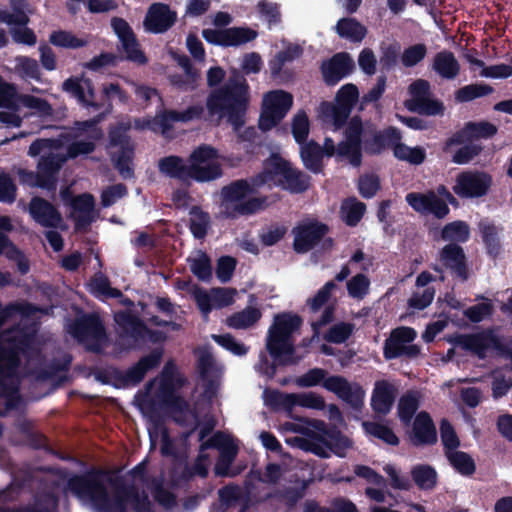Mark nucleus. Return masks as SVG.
<instances>
[{
	"mask_svg": "<svg viewBox=\"0 0 512 512\" xmlns=\"http://www.w3.org/2000/svg\"><path fill=\"white\" fill-rule=\"evenodd\" d=\"M71 336L79 343L86 344L91 352H99L107 334L103 321L95 312L77 315L68 329Z\"/></svg>",
	"mask_w": 512,
	"mask_h": 512,
	"instance_id": "9b49d317",
	"label": "nucleus"
},
{
	"mask_svg": "<svg viewBox=\"0 0 512 512\" xmlns=\"http://www.w3.org/2000/svg\"><path fill=\"white\" fill-rule=\"evenodd\" d=\"M261 317L259 309L248 307L241 312L227 318L226 324L234 329H247L254 325Z\"/></svg>",
	"mask_w": 512,
	"mask_h": 512,
	"instance_id": "c03bdc74",
	"label": "nucleus"
},
{
	"mask_svg": "<svg viewBox=\"0 0 512 512\" xmlns=\"http://www.w3.org/2000/svg\"><path fill=\"white\" fill-rule=\"evenodd\" d=\"M365 395V390L359 384L348 382L347 388L344 389L339 398L353 409L358 410L364 405Z\"/></svg>",
	"mask_w": 512,
	"mask_h": 512,
	"instance_id": "5fc2aeb1",
	"label": "nucleus"
},
{
	"mask_svg": "<svg viewBox=\"0 0 512 512\" xmlns=\"http://www.w3.org/2000/svg\"><path fill=\"white\" fill-rule=\"evenodd\" d=\"M47 150H45L46 152ZM47 154L40 157L37 170L40 174L39 188L46 190H55L58 180V173L66 162L67 157L62 154L53 153L48 150ZM44 153V151L42 152Z\"/></svg>",
	"mask_w": 512,
	"mask_h": 512,
	"instance_id": "7c9ffc66",
	"label": "nucleus"
},
{
	"mask_svg": "<svg viewBox=\"0 0 512 512\" xmlns=\"http://www.w3.org/2000/svg\"><path fill=\"white\" fill-rule=\"evenodd\" d=\"M109 144L112 147H119V150L111 155V161L119 175L127 180L134 177L133 160L135 156V145L128 134L113 127L109 130Z\"/></svg>",
	"mask_w": 512,
	"mask_h": 512,
	"instance_id": "f3484780",
	"label": "nucleus"
},
{
	"mask_svg": "<svg viewBox=\"0 0 512 512\" xmlns=\"http://www.w3.org/2000/svg\"><path fill=\"white\" fill-rule=\"evenodd\" d=\"M62 90L84 107L98 111L105 106V103L95 100V89L90 78L71 76L62 83Z\"/></svg>",
	"mask_w": 512,
	"mask_h": 512,
	"instance_id": "b1692460",
	"label": "nucleus"
},
{
	"mask_svg": "<svg viewBox=\"0 0 512 512\" xmlns=\"http://www.w3.org/2000/svg\"><path fill=\"white\" fill-rule=\"evenodd\" d=\"M358 98V88L354 84H346L338 90L335 104L324 102L320 105L319 116L327 125L338 128L348 118Z\"/></svg>",
	"mask_w": 512,
	"mask_h": 512,
	"instance_id": "4468645a",
	"label": "nucleus"
},
{
	"mask_svg": "<svg viewBox=\"0 0 512 512\" xmlns=\"http://www.w3.org/2000/svg\"><path fill=\"white\" fill-rule=\"evenodd\" d=\"M49 42L61 48L78 49L85 47L88 41L82 38H78L72 32L65 30L53 31L49 36Z\"/></svg>",
	"mask_w": 512,
	"mask_h": 512,
	"instance_id": "de8ad7c7",
	"label": "nucleus"
},
{
	"mask_svg": "<svg viewBox=\"0 0 512 512\" xmlns=\"http://www.w3.org/2000/svg\"><path fill=\"white\" fill-rule=\"evenodd\" d=\"M72 208L71 218L75 222V229L87 228L94 220L95 199L90 193H83L72 197L69 203Z\"/></svg>",
	"mask_w": 512,
	"mask_h": 512,
	"instance_id": "72a5a7b5",
	"label": "nucleus"
},
{
	"mask_svg": "<svg viewBox=\"0 0 512 512\" xmlns=\"http://www.w3.org/2000/svg\"><path fill=\"white\" fill-rule=\"evenodd\" d=\"M314 426L321 432V435L314 438L311 443L313 453L321 457H329L331 452L339 457L346 455V451L351 447L347 438L327 432L325 424L321 421H315Z\"/></svg>",
	"mask_w": 512,
	"mask_h": 512,
	"instance_id": "5701e85b",
	"label": "nucleus"
},
{
	"mask_svg": "<svg viewBox=\"0 0 512 512\" xmlns=\"http://www.w3.org/2000/svg\"><path fill=\"white\" fill-rule=\"evenodd\" d=\"M400 140V135L395 129H387L384 132L373 134L365 129L362 123L353 119L345 134V139L338 145V155L346 159L351 165L359 166L361 163L360 143L364 142L365 150L372 154H378L387 147L395 146Z\"/></svg>",
	"mask_w": 512,
	"mask_h": 512,
	"instance_id": "20e7f679",
	"label": "nucleus"
},
{
	"mask_svg": "<svg viewBox=\"0 0 512 512\" xmlns=\"http://www.w3.org/2000/svg\"><path fill=\"white\" fill-rule=\"evenodd\" d=\"M221 175L218 152L207 145L200 146L190 156L188 179L199 182L211 181Z\"/></svg>",
	"mask_w": 512,
	"mask_h": 512,
	"instance_id": "dca6fc26",
	"label": "nucleus"
},
{
	"mask_svg": "<svg viewBox=\"0 0 512 512\" xmlns=\"http://www.w3.org/2000/svg\"><path fill=\"white\" fill-rule=\"evenodd\" d=\"M492 177L481 171H465L458 174L452 189L461 198L482 197L489 191Z\"/></svg>",
	"mask_w": 512,
	"mask_h": 512,
	"instance_id": "412c9836",
	"label": "nucleus"
},
{
	"mask_svg": "<svg viewBox=\"0 0 512 512\" xmlns=\"http://www.w3.org/2000/svg\"><path fill=\"white\" fill-rule=\"evenodd\" d=\"M409 99L405 106L413 112L426 115H442L444 105L442 102L434 99L430 93V84L423 79H418L409 86Z\"/></svg>",
	"mask_w": 512,
	"mask_h": 512,
	"instance_id": "aec40b11",
	"label": "nucleus"
},
{
	"mask_svg": "<svg viewBox=\"0 0 512 512\" xmlns=\"http://www.w3.org/2000/svg\"><path fill=\"white\" fill-rule=\"evenodd\" d=\"M406 201L414 211L422 215L432 214L441 219L449 213L448 205L433 191L408 193Z\"/></svg>",
	"mask_w": 512,
	"mask_h": 512,
	"instance_id": "bb28decb",
	"label": "nucleus"
},
{
	"mask_svg": "<svg viewBox=\"0 0 512 512\" xmlns=\"http://www.w3.org/2000/svg\"><path fill=\"white\" fill-rule=\"evenodd\" d=\"M160 364V348H155L126 370L118 368L110 372L112 384L116 388H127L138 385L147 372Z\"/></svg>",
	"mask_w": 512,
	"mask_h": 512,
	"instance_id": "6ab92c4d",
	"label": "nucleus"
},
{
	"mask_svg": "<svg viewBox=\"0 0 512 512\" xmlns=\"http://www.w3.org/2000/svg\"><path fill=\"white\" fill-rule=\"evenodd\" d=\"M355 68L353 58L345 52L338 53L329 61L323 63L322 73L326 83L335 84L350 74Z\"/></svg>",
	"mask_w": 512,
	"mask_h": 512,
	"instance_id": "c9c22d12",
	"label": "nucleus"
},
{
	"mask_svg": "<svg viewBox=\"0 0 512 512\" xmlns=\"http://www.w3.org/2000/svg\"><path fill=\"white\" fill-rule=\"evenodd\" d=\"M497 132V128L487 122L469 123L459 133L446 142V149L456 144H463L478 138H489Z\"/></svg>",
	"mask_w": 512,
	"mask_h": 512,
	"instance_id": "4c0bfd02",
	"label": "nucleus"
},
{
	"mask_svg": "<svg viewBox=\"0 0 512 512\" xmlns=\"http://www.w3.org/2000/svg\"><path fill=\"white\" fill-rule=\"evenodd\" d=\"M237 291L232 288H213L209 291L195 289L193 297L204 316L213 309H221L233 304Z\"/></svg>",
	"mask_w": 512,
	"mask_h": 512,
	"instance_id": "a878e982",
	"label": "nucleus"
},
{
	"mask_svg": "<svg viewBox=\"0 0 512 512\" xmlns=\"http://www.w3.org/2000/svg\"><path fill=\"white\" fill-rule=\"evenodd\" d=\"M411 477L422 490H431L437 484V473L428 465H417L411 470Z\"/></svg>",
	"mask_w": 512,
	"mask_h": 512,
	"instance_id": "a18cd8bd",
	"label": "nucleus"
},
{
	"mask_svg": "<svg viewBox=\"0 0 512 512\" xmlns=\"http://www.w3.org/2000/svg\"><path fill=\"white\" fill-rule=\"evenodd\" d=\"M185 379L176 364L169 360L162 370V415H170L176 422L191 427L197 425V416L185 409L186 404L179 395Z\"/></svg>",
	"mask_w": 512,
	"mask_h": 512,
	"instance_id": "39448f33",
	"label": "nucleus"
},
{
	"mask_svg": "<svg viewBox=\"0 0 512 512\" xmlns=\"http://www.w3.org/2000/svg\"><path fill=\"white\" fill-rule=\"evenodd\" d=\"M292 134L298 144H303L308 137L310 123L304 111H298L292 118Z\"/></svg>",
	"mask_w": 512,
	"mask_h": 512,
	"instance_id": "13d9d810",
	"label": "nucleus"
},
{
	"mask_svg": "<svg viewBox=\"0 0 512 512\" xmlns=\"http://www.w3.org/2000/svg\"><path fill=\"white\" fill-rule=\"evenodd\" d=\"M148 460L145 458L129 472L143 488L134 482H127L125 476L113 471L92 466L83 473L71 475L66 483L67 490L77 499L87 502L98 512H154L149 496L160 504V477L147 473Z\"/></svg>",
	"mask_w": 512,
	"mask_h": 512,
	"instance_id": "f257e3e1",
	"label": "nucleus"
},
{
	"mask_svg": "<svg viewBox=\"0 0 512 512\" xmlns=\"http://www.w3.org/2000/svg\"><path fill=\"white\" fill-rule=\"evenodd\" d=\"M202 35L207 42L212 44L239 46L254 40L257 37V32L249 28L238 27L224 30L205 29Z\"/></svg>",
	"mask_w": 512,
	"mask_h": 512,
	"instance_id": "cd10ccee",
	"label": "nucleus"
},
{
	"mask_svg": "<svg viewBox=\"0 0 512 512\" xmlns=\"http://www.w3.org/2000/svg\"><path fill=\"white\" fill-rule=\"evenodd\" d=\"M78 136L76 133H61L57 138H38L34 140L28 150L31 157L39 156L45 150H58L67 146V159H75L79 155H88L94 152L96 145L92 141H74Z\"/></svg>",
	"mask_w": 512,
	"mask_h": 512,
	"instance_id": "f8f14e48",
	"label": "nucleus"
},
{
	"mask_svg": "<svg viewBox=\"0 0 512 512\" xmlns=\"http://www.w3.org/2000/svg\"><path fill=\"white\" fill-rule=\"evenodd\" d=\"M300 325L301 319L296 315L280 314L274 318V323L268 332L266 347L276 362L280 364L296 362L290 336Z\"/></svg>",
	"mask_w": 512,
	"mask_h": 512,
	"instance_id": "0eeeda50",
	"label": "nucleus"
},
{
	"mask_svg": "<svg viewBox=\"0 0 512 512\" xmlns=\"http://www.w3.org/2000/svg\"><path fill=\"white\" fill-rule=\"evenodd\" d=\"M20 96L14 84L0 81V108L18 111Z\"/></svg>",
	"mask_w": 512,
	"mask_h": 512,
	"instance_id": "8fccbe9b",
	"label": "nucleus"
},
{
	"mask_svg": "<svg viewBox=\"0 0 512 512\" xmlns=\"http://www.w3.org/2000/svg\"><path fill=\"white\" fill-rule=\"evenodd\" d=\"M370 280L363 274H357L347 282L350 297L363 299L369 292Z\"/></svg>",
	"mask_w": 512,
	"mask_h": 512,
	"instance_id": "e2e57ef3",
	"label": "nucleus"
},
{
	"mask_svg": "<svg viewBox=\"0 0 512 512\" xmlns=\"http://www.w3.org/2000/svg\"><path fill=\"white\" fill-rule=\"evenodd\" d=\"M300 145V156L303 164L307 169L313 172H320L323 155L328 157L336 155L341 158L338 155V146L335 147L330 138L325 139L323 148L314 141L304 142Z\"/></svg>",
	"mask_w": 512,
	"mask_h": 512,
	"instance_id": "2f4dec72",
	"label": "nucleus"
},
{
	"mask_svg": "<svg viewBox=\"0 0 512 512\" xmlns=\"http://www.w3.org/2000/svg\"><path fill=\"white\" fill-rule=\"evenodd\" d=\"M162 173L186 180L188 179V166L184 165L178 157H166L162 159Z\"/></svg>",
	"mask_w": 512,
	"mask_h": 512,
	"instance_id": "bf43d9fd",
	"label": "nucleus"
},
{
	"mask_svg": "<svg viewBox=\"0 0 512 512\" xmlns=\"http://www.w3.org/2000/svg\"><path fill=\"white\" fill-rule=\"evenodd\" d=\"M37 348L36 330L14 326L0 334V393L6 386L3 380L18 379L22 364L21 356L31 358Z\"/></svg>",
	"mask_w": 512,
	"mask_h": 512,
	"instance_id": "f03ea898",
	"label": "nucleus"
},
{
	"mask_svg": "<svg viewBox=\"0 0 512 512\" xmlns=\"http://www.w3.org/2000/svg\"><path fill=\"white\" fill-rule=\"evenodd\" d=\"M362 426L367 434L377 437L391 445L398 444L397 436L386 425L377 422L364 421Z\"/></svg>",
	"mask_w": 512,
	"mask_h": 512,
	"instance_id": "864d4df0",
	"label": "nucleus"
},
{
	"mask_svg": "<svg viewBox=\"0 0 512 512\" xmlns=\"http://www.w3.org/2000/svg\"><path fill=\"white\" fill-rule=\"evenodd\" d=\"M469 227L465 222L454 221L442 230V238L447 241L464 242L469 238Z\"/></svg>",
	"mask_w": 512,
	"mask_h": 512,
	"instance_id": "4d7b16f0",
	"label": "nucleus"
},
{
	"mask_svg": "<svg viewBox=\"0 0 512 512\" xmlns=\"http://www.w3.org/2000/svg\"><path fill=\"white\" fill-rule=\"evenodd\" d=\"M365 204L356 200H346L341 207L342 219L350 226L356 225L365 213Z\"/></svg>",
	"mask_w": 512,
	"mask_h": 512,
	"instance_id": "3c124183",
	"label": "nucleus"
},
{
	"mask_svg": "<svg viewBox=\"0 0 512 512\" xmlns=\"http://www.w3.org/2000/svg\"><path fill=\"white\" fill-rule=\"evenodd\" d=\"M17 187L8 173L0 172V202L12 204L16 200Z\"/></svg>",
	"mask_w": 512,
	"mask_h": 512,
	"instance_id": "69168bd1",
	"label": "nucleus"
},
{
	"mask_svg": "<svg viewBox=\"0 0 512 512\" xmlns=\"http://www.w3.org/2000/svg\"><path fill=\"white\" fill-rule=\"evenodd\" d=\"M256 181L252 184L246 181H237L226 186L221 191L220 209L226 216H236L237 214L254 213L265 206V200L252 198L255 192Z\"/></svg>",
	"mask_w": 512,
	"mask_h": 512,
	"instance_id": "6e6552de",
	"label": "nucleus"
},
{
	"mask_svg": "<svg viewBox=\"0 0 512 512\" xmlns=\"http://www.w3.org/2000/svg\"><path fill=\"white\" fill-rule=\"evenodd\" d=\"M292 167L290 164L277 154H273L264 163L262 173L255 178L256 185H277L284 186L288 177H291L290 172Z\"/></svg>",
	"mask_w": 512,
	"mask_h": 512,
	"instance_id": "c756f323",
	"label": "nucleus"
},
{
	"mask_svg": "<svg viewBox=\"0 0 512 512\" xmlns=\"http://www.w3.org/2000/svg\"><path fill=\"white\" fill-rule=\"evenodd\" d=\"M433 70L444 79H454L460 71V65L451 52L443 51L435 55Z\"/></svg>",
	"mask_w": 512,
	"mask_h": 512,
	"instance_id": "a19ab883",
	"label": "nucleus"
},
{
	"mask_svg": "<svg viewBox=\"0 0 512 512\" xmlns=\"http://www.w3.org/2000/svg\"><path fill=\"white\" fill-rule=\"evenodd\" d=\"M441 260L445 266L452 269L459 277L465 279L464 254L459 246L449 244L441 252Z\"/></svg>",
	"mask_w": 512,
	"mask_h": 512,
	"instance_id": "37998d69",
	"label": "nucleus"
},
{
	"mask_svg": "<svg viewBox=\"0 0 512 512\" xmlns=\"http://www.w3.org/2000/svg\"><path fill=\"white\" fill-rule=\"evenodd\" d=\"M103 99L100 102L105 103L103 107L105 109V113H109L112 110V103L110 99L112 97H117L120 102L127 103L129 97L118 83H109L105 84L102 89Z\"/></svg>",
	"mask_w": 512,
	"mask_h": 512,
	"instance_id": "680f3d73",
	"label": "nucleus"
},
{
	"mask_svg": "<svg viewBox=\"0 0 512 512\" xmlns=\"http://www.w3.org/2000/svg\"><path fill=\"white\" fill-rule=\"evenodd\" d=\"M128 193L127 186L122 183L114 184L111 186H108L106 189H104L101 193L100 199H101V205L103 207H110L118 199L123 198Z\"/></svg>",
	"mask_w": 512,
	"mask_h": 512,
	"instance_id": "338daca9",
	"label": "nucleus"
},
{
	"mask_svg": "<svg viewBox=\"0 0 512 512\" xmlns=\"http://www.w3.org/2000/svg\"><path fill=\"white\" fill-rule=\"evenodd\" d=\"M134 402L141 413L152 423L149 436L151 447L155 448L160 434V375L147 382L143 391L136 393Z\"/></svg>",
	"mask_w": 512,
	"mask_h": 512,
	"instance_id": "ddd939ff",
	"label": "nucleus"
},
{
	"mask_svg": "<svg viewBox=\"0 0 512 512\" xmlns=\"http://www.w3.org/2000/svg\"><path fill=\"white\" fill-rule=\"evenodd\" d=\"M10 8L12 12L0 9V22L10 26H26L30 22L27 14V0H10Z\"/></svg>",
	"mask_w": 512,
	"mask_h": 512,
	"instance_id": "ea45409f",
	"label": "nucleus"
},
{
	"mask_svg": "<svg viewBox=\"0 0 512 512\" xmlns=\"http://www.w3.org/2000/svg\"><path fill=\"white\" fill-rule=\"evenodd\" d=\"M249 86L246 80L235 75L224 87L213 91L207 98V109L211 117H217V123L222 118L237 130L244 123V115L249 103Z\"/></svg>",
	"mask_w": 512,
	"mask_h": 512,
	"instance_id": "7ed1b4c3",
	"label": "nucleus"
},
{
	"mask_svg": "<svg viewBox=\"0 0 512 512\" xmlns=\"http://www.w3.org/2000/svg\"><path fill=\"white\" fill-rule=\"evenodd\" d=\"M191 271L201 280H208L211 277V265L209 258L202 252L197 251L188 259Z\"/></svg>",
	"mask_w": 512,
	"mask_h": 512,
	"instance_id": "6e6d98bb",
	"label": "nucleus"
},
{
	"mask_svg": "<svg viewBox=\"0 0 512 512\" xmlns=\"http://www.w3.org/2000/svg\"><path fill=\"white\" fill-rule=\"evenodd\" d=\"M397 394L394 384L379 380L375 383L371 396V407L378 414H387L393 405Z\"/></svg>",
	"mask_w": 512,
	"mask_h": 512,
	"instance_id": "e433bc0d",
	"label": "nucleus"
},
{
	"mask_svg": "<svg viewBox=\"0 0 512 512\" xmlns=\"http://www.w3.org/2000/svg\"><path fill=\"white\" fill-rule=\"evenodd\" d=\"M394 156L401 160L406 161L410 164L418 165L421 164L426 157V151L422 147H410L403 143H399L397 141L395 143L394 149Z\"/></svg>",
	"mask_w": 512,
	"mask_h": 512,
	"instance_id": "49530a36",
	"label": "nucleus"
},
{
	"mask_svg": "<svg viewBox=\"0 0 512 512\" xmlns=\"http://www.w3.org/2000/svg\"><path fill=\"white\" fill-rule=\"evenodd\" d=\"M197 358L199 399L196 403L197 413L208 412L217 400L223 367L216 362L210 351L204 347L195 350Z\"/></svg>",
	"mask_w": 512,
	"mask_h": 512,
	"instance_id": "423d86ee",
	"label": "nucleus"
},
{
	"mask_svg": "<svg viewBox=\"0 0 512 512\" xmlns=\"http://www.w3.org/2000/svg\"><path fill=\"white\" fill-rule=\"evenodd\" d=\"M212 339L222 346L224 349L228 350L234 355L242 356L248 352V347H246L243 343L237 341L230 334L224 335H212Z\"/></svg>",
	"mask_w": 512,
	"mask_h": 512,
	"instance_id": "774afa93",
	"label": "nucleus"
},
{
	"mask_svg": "<svg viewBox=\"0 0 512 512\" xmlns=\"http://www.w3.org/2000/svg\"><path fill=\"white\" fill-rule=\"evenodd\" d=\"M491 92V88L486 85L472 84L460 88L455 93V99L458 102H467L475 98L485 96Z\"/></svg>",
	"mask_w": 512,
	"mask_h": 512,
	"instance_id": "0e129e2a",
	"label": "nucleus"
},
{
	"mask_svg": "<svg viewBox=\"0 0 512 512\" xmlns=\"http://www.w3.org/2000/svg\"><path fill=\"white\" fill-rule=\"evenodd\" d=\"M336 33L351 42H361L366 34L367 29L353 18H342L335 26Z\"/></svg>",
	"mask_w": 512,
	"mask_h": 512,
	"instance_id": "79ce46f5",
	"label": "nucleus"
},
{
	"mask_svg": "<svg viewBox=\"0 0 512 512\" xmlns=\"http://www.w3.org/2000/svg\"><path fill=\"white\" fill-rule=\"evenodd\" d=\"M208 447H215L220 453L215 465V473L219 476L235 475L236 473L230 469V465L237 455L238 443L231 435L222 432L216 433L211 439L201 444V454L195 466V472L201 476H206L208 465L203 464L206 461L203 451Z\"/></svg>",
	"mask_w": 512,
	"mask_h": 512,
	"instance_id": "9d476101",
	"label": "nucleus"
},
{
	"mask_svg": "<svg viewBox=\"0 0 512 512\" xmlns=\"http://www.w3.org/2000/svg\"><path fill=\"white\" fill-rule=\"evenodd\" d=\"M449 463L453 468L462 475H471L475 471V463L473 459L465 452L462 451H449L448 455Z\"/></svg>",
	"mask_w": 512,
	"mask_h": 512,
	"instance_id": "603ef678",
	"label": "nucleus"
},
{
	"mask_svg": "<svg viewBox=\"0 0 512 512\" xmlns=\"http://www.w3.org/2000/svg\"><path fill=\"white\" fill-rule=\"evenodd\" d=\"M119 339L129 348H134L147 342H160V330H151L145 322L130 311H119L114 315Z\"/></svg>",
	"mask_w": 512,
	"mask_h": 512,
	"instance_id": "1a4fd4ad",
	"label": "nucleus"
},
{
	"mask_svg": "<svg viewBox=\"0 0 512 512\" xmlns=\"http://www.w3.org/2000/svg\"><path fill=\"white\" fill-rule=\"evenodd\" d=\"M111 27L120 42L117 50L122 54L121 60H127L137 65H145L148 62V58L141 49L139 41L129 23L121 17H113L111 19Z\"/></svg>",
	"mask_w": 512,
	"mask_h": 512,
	"instance_id": "a211bd4d",
	"label": "nucleus"
},
{
	"mask_svg": "<svg viewBox=\"0 0 512 512\" xmlns=\"http://www.w3.org/2000/svg\"><path fill=\"white\" fill-rule=\"evenodd\" d=\"M265 400L271 405L291 412L295 406L321 410L325 407L324 399L314 392L280 393L277 391L265 392Z\"/></svg>",
	"mask_w": 512,
	"mask_h": 512,
	"instance_id": "4be33fe9",
	"label": "nucleus"
},
{
	"mask_svg": "<svg viewBox=\"0 0 512 512\" xmlns=\"http://www.w3.org/2000/svg\"><path fill=\"white\" fill-rule=\"evenodd\" d=\"M416 336V331L410 327H400L393 330L385 342L384 354L386 358L392 359L401 355L411 357L418 355V347L410 344Z\"/></svg>",
	"mask_w": 512,
	"mask_h": 512,
	"instance_id": "393cba45",
	"label": "nucleus"
},
{
	"mask_svg": "<svg viewBox=\"0 0 512 512\" xmlns=\"http://www.w3.org/2000/svg\"><path fill=\"white\" fill-rule=\"evenodd\" d=\"M419 406V396L417 393H408L404 395L398 405V414L400 419L408 423Z\"/></svg>",
	"mask_w": 512,
	"mask_h": 512,
	"instance_id": "052dcab7",
	"label": "nucleus"
},
{
	"mask_svg": "<svg viewBox=\"0 0 512 512\" xmlns=\"http://www.w3.org/2000/svg\"><path fill=\"white\" fill-rule=\"evenodd\" d=\"M294 248L297 252H307L324 236L326 226L316 221H304L293 231Z\"/></svg>",
	"mask_w": 512,
	"mask_h": 512,
	"instance_id": "473e14b6",
	"label": "nucleus"
},
{
	"mask_svg": "<svg viewBox=\"0 0 512 512\" xmlns=\"http://www.w3.org/2000/svg\"><path fill=\"white\" fill-rule=\"evenodd\" d=\"M28 211L31 218L45 228H59L63 223L60 211L48 200L34 196L31 198Z\"/></svg>",
	"mask_w": 512,
	"mask_h": 512,
	"instance_id": "c85d7f7f",
	"label": "nucleus"
},
{
	"mask_svg": "<svg viewBox=\"0 0 512 512\" xmlns=\"http://www.w3.org/2000/svg\"><path fill=\"white\" fill-rule=\"evenodd\" d=\"M20 105L35 110L38 116L43 119L52 117L54 113L52 105L46 99L30 94H21Z\"/></svg>",
	"mask_w": 512,
	"mask_h": 512,
	"instance_id": "09e8293b",
	"label": "nucleus"
},
{
	"mask_svg": "<svg viewBox=\"0 0 512 512\" xmlns=\"http://www.w3.org/2000/svg\"><path fill=\"white\" fill-rule=\"evenodd\" d=\"M293 105V96L284 90H272L262 97L259 127L263 131L271 130L287 115Z\"/></svg>",
	"mask_w": 512,
	"mask_h": 512,
	"instance_id": "2eb2a0df",
	"label": "nucleus"
},
{
	"mask_svg": "<svg viewBox=\"0 0 512 512\" xmlns=\"http://www.w3.org/2000/svg\"><path fill=\"white\" fill-rule=\"evenodd\" d=\"M411 439L414 444H429L435 442L436 429L427 413L421 412L417 415Z\"/></svg>",
	"mask_w": 512,
	"mask_h": 512,
	"instance_id": "58836bf2",
	"label": "nucleus"
},
{
	"mask_svg": "<svg viewBox=\"0 0 512 512\" xmlns=\"http://www.w3.org/2000/svg\"><path fill=\"white\" fill-rule=\"evenodd\" d=\"M458 345L480 358L490 355L499 348L498 339L491 332L461 336Z\"/></svg>",
	"mask_w": 512,
	"mask_h": 512,
	"instance_id": "f704fd0d",
	"label": "nucleus"
}]
</instances>
